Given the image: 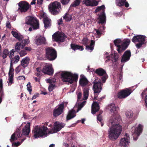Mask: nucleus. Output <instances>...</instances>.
I'll return each instance as SVG.
<instances>
[{
    "mask_svg": "<svg viewBox=\"0 0 147 147\" xmlns=\"http://www.w3.org/2000/svg\"><path fill=\"white\" fill-rule=\"evenodd\" d=\"M121 120L120 116L116 114L110 118L108 123L109 127L108 130L109 138L112 140H117L120 135L122 130V126L119 124Z\"/></svg>",
    "mask_w": 147,
    "mask_h": 147,
    "instance_id": "1",
    "label": "nucleus"
},
{
    "mask_svg": "<svg viewBox=\"0 0 147 147\" xmlns=\"http://www.w3.org/2000/svg\"><path fill=\"white\" fill-rule=\"evenodd\" d=\"M63 123L57 121L54 124V127L49 131L47 127L44 125L36 126L32 132L35 138L45 137L50 134H53L59 131L65 126Z\"/></svg>",
    "mask_w": 147,
    "mask_h": 147,
    "instance_id": "2",
    "label": "nucleus"
},
{
    "mask_svg": "<svg viewBox=\"0 0 147 147\" xmlns=\"http://www.w3.org/2000/svg\"><path fill=\"white\" fill-rule=\"evenodd\" d=\"M61 79L63 82L71 84L76 82L78 79V76L76 74H73L71 72L65 71L61 74Z\"/></svg>",
    "mask_w": 147,
    "mask_h": 147,
    "instance_id": "3",
    "label": "nucleus"
},
{
    "mask_svg": "<svg viewBox=\"0 0 147 147\" xmlns=\"http://www.w3.org/2000/svg\"><path fill=\"white\" fill-rule=\"evenodd\" d=\"M20 57L19 55L16 56L13 58H12L11 59V62L8 73V78L7 82L9 86H10L13 83V74L14 69L12 63H17L19 61Z\"/></svg>",
    "mask_w": 147,
    "mask_h": 147,
    "instance_id": "4",
    "label": "nucleus"
},
{
    "mask_svg": "<svg viewBox=\"0 0 147 147\" xmlns=\"http://www.w3.org/2000/svg\"><path fill=\"white\" fill-rule=\"evenodd\" d=\"M130 42V40L129 39H126L123 41L120 39H117L114 41L115 45L118 48L117 50L119 53L122 52L127 48Z\"/></svg>",
    "mask_w": 147,
    "mask_h": 147,
    "instance_id": "5",
    "label": "nucleus"
},
{
    "mask_svg": "<svg viewBox=\"0 0 147 147\" xmlns=\"http://www.w3.org/2000/svg\"><path fill=\"white\" fill-rule=\"evenodd\" d=\"M50 11L53 15L59 13L61 9L60 3L57 1L51 3L49 5Z\"/></svg>",
    "mask_w": 147,
    "mask_h": 147,
    "instance_id": "6",
    "label": "nucleus"
},
{
    "mask_svg": "<svg viewBox=\"0 0 147 147\" xmlns=\"http://www.w3.org/2000/svg\"><path fill=\"white\" fill-rule=\"evenodd\" d=\"M26 24L32 26L33 29H37L39 27V23L38 20L34 17L30 16L26 18Z\"/></svg>",
    "mask_w": 147,
    "mask_h": 147,
    "instance_id": "7",
    "label": "nucleus"
},
{
    "mask_svg": "<svg viewBox=\"0 0 147 147\" xmlns=\"http://www.w3.org/2000/svg\"><path fill=\"white\" fill-rule=\"evenodd\" d=\"M105 7L104 5L98 6L95 10V12H97L102 10V13L99 16L98 23L103 24L106 22V18L104 11Z\"/></svg>",
    "mask_w": 147,
    "mask_h": 147,
    "instance_id": "8",
    "label": "nucleus"
},
{
    "mask_svg": "<svg viewBox=\"0 0 147 147\" xmlns=\"http://www.w3.org/2000/svg\"><path fill=\"white\" fill-rule=\"evenodd\" d=\"M46 56L50 60H54L57 57L56 51L52 48L49 47L46 49Z\"/></svg>",
    "mask_w": 147,
    "mask_h": 147,
    "instance_id": "9",
    "label": "nucleus"
},
{
    "mask_svg": "<svg viewBox=\"0 0 147 147\" xmlns=\"http://www.w3.org/2000/svg\"><path fill=\"white\" fill-rule=\"evenodd\" d=\"M143 128V125L141 124H139L135 129L134 127L132 128V132L134 140H137L138 137L141 133Z\"/></svg>",
    "mask_w": 147,
    "mask_h": 147,
    "instance_id": "10",
    "label": "nucleus"
},
{
    "mask_svg": "<svg viewBox=\"0 0 147 147\" xmlns=\"http://www.w3.org/2000/svg\"><path fill=\"white\" fill-rule=\"evenodd\" d=\"M53 38L55 41L63 42L66 38L64 34L62 32H58L54 33L52 36Z\"/></svg>",
    "mask_w": 147,
    "mask_h": 147,
    "instance_id": "11",
    "label": "nucleus"
},
{
    "mask_svg": "<svg viewBox=\"0 0 147 147\" xmlns=\"http://www.w3.org/2000/svg\"><path fill=\"white\" fill-rule=\"evenodd\" d=\"M93 88L94 93H97L100 92L101 90V85L100 79L97 80L96 79L94 81Z\"/></svg>",
    "mask_w": 147,
    "mask_h": 147,
    "instance_id": "12",
    "label": "nucleus"
},
{
    "mask_svg": "<svg viewBox=\"0 0 147 147\" xmlns=\"http://www.w3.org/2000/svg\"><path fill=\"white\" fill-rule=\"evenodd\" d=\"M131 92L132 91L130 88H127L119 92L117 96L120 99L125 98L130 95Z\"/></svg>",
    "mask_w": 147,
    "mask_h": 147,
    "instance_id": "13",
    "label": "nucleus"
},
{
    "mask_svg": "<svg viewBox=\"0 0 147 147\" xmlns=\"http://www.w3.org/2000/svg\"><path fill=\"white\" fill-rule=\"evenodd\" d=\"M95 72L98 75L102 76L101 79L102 82L103 83L105 82L108 78L105 71L102 68H99L97 69Z\"/></svg>",
    "mask_w": 147,
    "mask_h": 147,
    "instance_id": "14",
    "label": "nucleus"
},
{
    "mask_svg": "<svg viewBox=\"0 0 147 147\" xmlns=\"http://www.w3.org/2000/svg\"><path fill=\"white\" fill-rule=\"evenodd\" d=\"M90 42V40H89L88 39L85 38H84L82 40V43L83 44L86 46V50L92 51L94 49L95 42L93 40H92L91 41V43L90 45H87Z\"/></svg>",
    "mask_w": 147,
    "mask_h": 147,
    "instance_id": "15",
    "label": "nucleus"
},
{
    "mask_svg": "<svg viewBox=\"0 0 147 147\" xmlns=\"http://www.w3.org/2000/svg\"><path fill=\"white\" fill-rule=\"evenodd\" d=\"M18 5L19 7L18 8V10L22 12H26L29 7V4L24 1L19 2Z\"/></svg>",
    "mask_w": 147,
    "mask_h": 147,
    "instance_id": "16",
    "label": "nucleus"
},
{
    "mask_svg": "<svg viewBox=\"0 0 147 147\" xmlns=\"http://www.w3.org/2000/svg\"><path fill=\"white\" fill-rule=\"evenodd\" d=\"M42 71L44 73L49 75H52L53 73V70L51 64H47L43 68Z\"/></svg>",
    "mask_w": 147,
    "mask_h": 147,
    "instance_id": "17",
    "label": "nucleus"
},
{
    "mask_svg": "<svg viewBox=\"0 0 147 147\" xmlns=\"http://www.w3.org/2000/svg\"><path fill=\"white\" fill-rule=\"evenodd\" d=\"M129 135L127 134H125L124 137L122 138L120 140L119 144L120 146L124 147L128 145L129 142Z\"/></svg>",
    "mask_w": 147,
    "mask_h": 147,
    "instance_id": "18",
    "label": "nucleus"
},
{
    "mask_svg": "<svg viewBox=\"0 0 147 147\" xmlns=\"http://www.w3.org/2000/svg\"><path fill=\"white\" fill-rule=\"evenodd\" d=\"M64 107V104H61L58 105L57 108H56L54 111L53 115L54 117H56L61 114L62 113Z\"/></svg>",
    "mask_w": 147,
    "mask_h": 147,
    "instance_id": "19",
    "label": "nucleus"
},
{
    "mask_svg": "<svg viewBox=\"0 0 147 147\" xmlns=\"http://www.w3.org/2000/svg\"><path fill=\"white\" fill-rule=\"evenodd\" d=\"M42 17L45 28H47L50 27L51 26V20L47 16V14L44 13L42 15Z\"/></svg>",
    "mask_w": 147,
    "mask_h": 147,
    "instance_id": "20",
    "label": "nucleus"
},
{
    "mask_svg": "<svg viewBox=\"0 0 147 147\" xmlns=\"http://www.w3.org/2000/svg\"><path fill=\"white\" fill-rule=\"evenodd\" d=\"M83 4L87 6H96L98 4V1L95 0H84Z\"/></svg>",
    "mask_w": 147,
    "mask_h": 147,
    "instance_id": "21",
    "label": "nucleus"
},
{
    "mask_svg": "<svg viewBox=\"0 0 147 147\" xmlns=\"http://www.w3.org/2000/svg\"><path fill=\"white\" fill-rule=\"evenodd\" d=\"M20 129H16V131L13 133L11 136L10 140L14 141L18 139L21 137Z\"/></svg>",
    "mask_w": 147,
    "mask_h": 147,
    "instance_id": "22",
    "label": "nucleus"
},
{
    "mask_svg": "<svg viewBox=\"0 0 147 147\" xmlns=\"http://www.w3.org/2000/svg\"><path fill=\"white\" fill-rule=\"evenodd\" d=\"M88 83V81L86 77L83 75H81L79 80L80 85L84 87L87 85Z\"/></svg>",
    "mask_w": 147,
    "mask_h": 147,
    "instance_id": "23",
    "label": "nucleus"
},
{
    "mask_svg": "<svg viewBox=\"0 0 147 147\" xmlns=\"http://www.w3.org/2000/svg\"><path fill=\"white\" fill-rule=\"evenodd\" d=\"M131 56V53L129 51H127L123 54L122 58L121 61L125 62L128 61Z\"/></svg>",
    "mask_w": 147,
    "mask_h": 147,
    "instance_id": "24",
    "label": "nucleus"
},
{
    "mask_svg": "<svg viewBox=\"0 0 147 147\" xmlns=\"http://www.w3.org/2000/svg\"><path fill=\"white\" fill-rule=\"evenodd\" d=\"M30 123H27L25 126L22 129L23 134L25 135H28L30 131Z\"/></svg>",
    "mask_w": 147,
    "mask_h": 147,
    "instance_id": "25",
    "label": "nucleus"
},
{
    "mask_svg": "<svg viewBox=\"0 0 147 147\" xmlns=\"http://www.w3.org/2000/svg\"><path fill=\"white\" fill-rule=\"evenodd\" d=\"M99 109L98 104L96 102H94L92 105V113L94 114L97 112Z\"/></svg>",
    "mask_w": 147,
    "mask_h": 147,
    "instance_id": "26",
    "label": "nucleus"
},
{
    "mask_svg": "<svg viewBox=\"0 0 147 147\" xmlns=\"http://www.w3.org/2000/svg\"><path fill=\"white\" fill-rule=\"evenodd\" d=\"M30 61V59L28 57H26L24 58L21 61L20 65L23 67H26L29 64Z\"/></svg>",
    "mask_w": 147,
    "mask_h": 147,
    "instance_id": "27",
    "label": "nucleus"
},
{
    "mask_svg": "<svg viewBox=\"0 0 147 147\" xmlns=\"http://www.w3.org/2000/svg\"><path fill=\"white\" fill-rule=\"evenodd\" d=\"M126 0H116V3L117 5L121 6L125 5L126 7H128L129 5L128 3L126 1Z\"/></svg>",
    "mask_w": 147,
    "mask_h": 147,
    "instance_id": "28",
    "label": "nucleus"
},
{
    "mask_svg": "<svg viewBox=\"0 0 147 147\" xmlns=\"http://www.w3.org/2000/svg\"><path fill=\"white\" fill-rule=\"evenodd\" d=\"M140 36L141 37H140V38L138 42L139 43L136 44V47L138 48H139L144 43L146 38V37L144 36L140 35Z\"/></svg>",
    "mask_w": 147,
    "mask_h": 147,
    "instance_id": "29",
    "label": "nucleus"
},
{
    "mask_svg": "<svg viewBox=\"0 0 147 147\" xmlns=\"http://www.w3.org/2000/svg\"><path fill=\"white\" fill-rule=\"evenodd\" d=\"M119 56L118 54L117 53H115L113 55L112 54L110 55L109 56H107L106 58L108 60H112L113 61H114L113 60H114V62L116 61L119 58Z\"/></svg>",
    "mask_w": 147,
    "mask_h": 147,
    "instance_id": "30",
    "label": "nucleus"
},
{
    "mask_svg": "<svg viewBox=\"0 0 147 147\" xmlns=\"http://www.w3.org/2000/svg\"><path fill=\"white\" fill-rule=\"evenodd\" d=\"M76 116V111L75 110H72L69 111L67 116V119L69 120L74 117Z\"/></svg>",
    "mask_w": 147,
    "mask_h": 147,
    "instance_id": "31",
    "label": "nucleus"
},
{
    "mask_svg": "<svg viewBox=\"0 0 147 147\" xmlns=\"http://www.w3.org/2000/svg\"><path fill=\"white\" fill-rule=\"evenodd\" d=\"M45 41L46 39L45 38L40 36L37 39L36 43L37 45H39L45 44Z\"/></svg>",
    "mask_w": 147,
    "mask_h": 147,
    "instance_id": "32",
    "label": "nucleus"
},
{
    "mask_svg": "<svg viewBox=\"0 0 147 147\" xmlns=\"http://www.w3.org/2000/svg\"><path fill=\"white\" fill-rule=\"evenodd\" d=\"M11 33L13 36L18 39L19 41H22L23 38L22 35L18 34L16 32L13 31L11 32Z\"/></svg>",
    "mask_w": 147,
    "mask_h": 147,
    "instance_id": "33",
    "label": "nucleus"
},
{
    "mask_svg": "<svg viewBox=\"0 0 147 147\" xmlns=\"http://www.w3.org/2000/svg\"><path fill=\"white\" fill-rule=\"evenodd\" d=\"M108 109L111 113L113 112L115 113H116V111L118 110L119 108L117 107L114 104H111L109 106Z\"/></svg>",
    "mask_w": 147,
    "mask_h": 147,
    "instance_id": "34",
    "label": "nucleus"
},
{
    "mask_svg": "<svg viewBox=\"0 0 147 147\" xmlns=\"http://www.w3.org/2000/svg\"><path fill=\"white\" fill-rule=\"evenodd\" d=\"M89 88L88 87H85L83 90V96L84 100H86L89 95Z\"/></svg>",
    "mask_w": 147,
    "mask_h": 147,
    "instance_id": "35",
    "label": "nucleus"
},
{
    "mask_svg": "<svg viewBox=\"0 0 147 147\" xmlns=\"http://www.w3.org/2000/svg\"><path fill=\"white\" fill-rule=\"evenodd\" d=\"M71 49L74 50H76L78 49L80 51H82L84 50L82 46H79L76 45L71 44Z\"/></svg>",
    "mask_w": 147,
    "mask_h": 147,
    "instance_id": "36",
    "label": "nucleus"
},
{
    "mask_svg": "<svg viewBox=\"0 0 147 147\" xmlns=\"http://www.w3.org/2000/svg\"><path fill=\"white\" fill-rule=\"evenodd\" d=\"M63 18L66 21H70L72 19V16L71 15L67 13L65 14L63 16Z\"/></svg>",
    "mask_w": 147,
    "mask_h": 147,
    "instance_id": "37",
    "label": "nucleus"
},
{
    "mask_svg": "<svg viewBox=\"0 0 147 147\" xmlns=\"http://www.w3.org/2000/svg\"><path fill=\"white\" fill-rule=\"evenodd\" d=\"M9 53V51L7 49H4L1 54V56L3 59H4L6 58L8 55Z\"/></svg>",
    "mask_w": 147,
    "mask_h": 147,
    "instance_id": "38",
    "label": "nucleus"
},
{
    "mask_svg": "<svg viewBox=\"0 0 147 147\" xmlns=\"http://www.w3.org/2000/svg\"><path fill=\"white\" fill-rule=\"evenodd\" d=\"M22 40L21 42L22 44L21 45L22 48H23L26 45L28 44L30 42L28 37L27 39L24 40Z\"/></svg>",
    "mask_w": 147,
    "mask_h": 147,
    "instance_id": "39",
    "label": "nucleus"
},
{
    "mask_svg": "<svg viewBox=\"0 0 147 147\" xmlns=\"http://www.w3.org/2000/svg\"><path fill=\"white\" fill-rule=\"evenodd\" d=\"M140 36V35H137L134 36L132 39V41L134 43L138 42L140 38V37H141Z\"/></svg>",
    "mask_w": 147,
    "mask_h": 147,
    "instance_id": "40",
    "label": "nucleus"
},
{
    "mask_svg": "<svg viewBox=\"0 0 147 147\" xmlns=\"http://www.w3.org/2000/svg\"><path fill=\"white\" fill-rule=\"evenodd\" d=\"M81 1V0H75L71 5V7H76L79 5Z\"/></svg>",
    "mask_w": 147,
    "mask_h": 147,
    "instance_id": "41",
    "label": "nucleus"
},
{
    "mask_svg": "<svg viewBox=\"0 0 147 147\" xmlns=\"http://www.w3.org/2000/svg\"><path fill=\"white\" fill-rule=\"evenodd\" d=\"M22 44L21 43L19 42L16 43L15 46V49L16 51L18 52L20 51L21 48H22Z\"/></svg>",
    "mask_w": 147,
    "mask_h": 147,
    "instance_id": "42",
    "label": "nucleus"
},
{
    "mask_svg": "<svg viewBox=\"0 0 147 147\" xmlns=\"http://www.w3.org/2000/svg\"><path fill=\"white\" fill-rule=\"evenodd\" d=\"M3 80L2 79H0V93L2 96L3 95Z\"/></svg>",
    "mask_w": 147,
    "mask_h": 147,
    "instance_id": "43",
    "label": "nucleus"
},
{
    "mask_svg": "<svg viewBox=\"0 0 147 147\" xmlns=\"http://www.w3.org/2000/svg\"><path fill=\"white\" fill-rule=\"evenodd\" d=\"M125 115L127 118H130L133 116V112L131 111H127Z\"/></svg>",
    "mask_w": 147,
    "mask_h": 147,
    "instance_id": "44",
    "label": "nucleus"
},
{
    "mask_svg": "<svg viewBox=\"0 0 147 147\" xmlns=\"http://www.w3.org/2000/svg\"><path fill=\"white\" fill-rule=\"evenodd\" d=\"M86 102V101H84L82 103L79 104L78 107V110L77 111V112H78L80 110L81 108L84 106V105H85Z\"/></svg>",
    "mask_w": 147,
    "mask_h": 147,
    "instance_id": "45",
    "label": "nucleus"
},
{
    "mask_svg": "<svg viewBox=\"0 0 147 147\" xmlns=\"http://www.w3.org/2000/svg\"><path fill=\"white\" fill-rule=\"evenodd\" d=\"M47 82L51 84H54L56 81L55 78H52L46 80Z\"/></svg>",
    "mask_w": 147,
    "mask_h": 147,
    "instance_id": "46",
    "label": "nucleus"
},
{
    "mask_svg": "<svg viewBox=\"0 0 147 147\" xmlns=\"http://www.w3.org/2000/svg\"><path fill=\"white\" fill-rule=\"evenodd\" d=\"M25 140V139H24L22 140V141L20 142H15L13 143L12 144V146L13 147H17L18 146H19L23 142V141Z\"/></svg>",
    "mask_w": 147,
    "mask_h": 147,
    "instance_id": "47",
    "label": "nucleus"
},
{
    "mask_svg": "<svg viewBox=\"0 0 147 147\" xmlns=\"http://www.w3.org/2000/svg\"><path fill=\"white\" fill-rule=\"evenodd\" d=\"M22 66L21 65H19L15 69V71L16 74H18L22 69Z\"/></svg>",
    "mask_w": 147,
    "mask_h": 147,
    "instance_id": "48",
    "label": "nucleus"
},
{
    "mask_svg": "<svg viewBox=\"0 0 147 147\" xmlns=\"http://www.w3.org/2000/svg\"><path fill=\"white\" fill-rule=\"evenodd\" d=\"M15 52V51H14V49H12L9 52L8 55L10 59H11L14 56V52Z\"/></svg>",
    "mask_w": 147,
    "mask_h": 147,
    "instance_id": "49",
    "label": "nucleus"
},
{
    "mask_svg": "<svg viewBox=\"0 0 147 147\" xmlns=\"http://www.w3.org/2000/svg\"><path fill=\"white\" fill-rule=\"evenodd\" d=\"M27 53L26 51L24 49L22 50L20 52L19 54L21 57H22L27 54Z\"/></svg>",
    "mask_w": 147,
    "mask_h": 147,
    "instance_id": "50",
    "label": "nucleus"
},
{
    "mask_svg": "<svg viewBox=\"0 0 147 147\" xmlns=\"http://www.w3.org/2000/svg\"><path fill=\"white\" fill-rule=\"evenodd\" d=\"M70 0H60V1L63 5L67 4L70 2Z\"/></svg>",
    "mask_w": 147,
    "mask_h": 147,
    "instance_id": "51",
    "label": "nucleus"
},
{
    "mask_svg": "<svg viewBox=\"0 0 147 147\" xmlns=\"http://www.w3.org/2000/svg\"><path fill=\"white\" fill-rule=\"evenodd\" d=\"M27 89L30 92V94L31 91H32V89L31 88V86L30 85V82L28 83L27 85Z\"/></svg>",
    "mask_w": 147,
    "mask_h": 147,
    "instance_id": "52",
    "label": "nucleus"
},
{
    "mask_svg": "<svg viewBox=\"0 0 147 147\" xmlns=\"http://www.w3.org/2000/svg\"><path fill=\"white\" fill-rule=\"evenodd\" d=\"M55 85L54 84H50V85L49 87V90L50 91H51L53 89Z\"/></svg>",
    "mask_w": 147,
    "mask_h": 147,
    "instance_id": "53",
    "label": "nucleus"
},
{
    "mask_svg": "<svg viewBox=\"0 0 147 147\" xmlns=\"http://www.w3.org/2000/svg\"><path fill=\"white\" fill-rule=\"evenodd\" d=\"M25 77L24 76H19L17 78L18 80H24L25 79Z\"/></svg>",
    "mask_w": 147,
    "mask_h": 147,
    "instance_id": "54",
    "label": "nucleus"
},
{
    "mask_svg": "<svg viewBox=\"0 0 147 147\" xmlns=\"http://www.w3.org/2000/svg\"><path fill=\"white\" fill-rule=\"evenodd\" d=\"M82 94L81 92H79L77 94L78 97V102L80 99L81 98L82 96Z\"/></svg>",
    "mask_w": 147,
    "mask_h": 147,
    "instance_id": "55",
    "label": "nucleus"
},
{
    "mask_svg": "<svg viewBox=\"0 0 147 147\" xmlns=\"http://www.w3.org/2000/svg\"><path fill=\"white\" fill-rule=\"evenodd\" d=\"M97 120L100 122H101L102 121V116L100 114H99L97 116Z\"/></svg>",
    "mask_w": 147,
    "mask_h": 147,
    "instance_id": "56",
    "label": "nucleus"
},
{
    "mask_svg": "<svg viewBox=\"0 0 147 147\" xmlns=\"http://www.w3.org/2000/svg\"><path fill=\"white\" fill-rule=\"evenodd\" d=\"M95 30L96 31V35H97V37H99L101 34L100 32L96 29H95Z\"/></svg>",
    "mask_w": 147,
    "mask_h": 147,
    "instance_id": "57",
    "label": "nucleus"
},
{
    "mask_svg": "<svg viewBox=\"0 0 147 147\" xmlns=\"http://www.w3.org/2000/svg\"><path fill=\"white\" fill-rule=\"evenodd\" d=\"M6 26L9 28H10L11 27V25L9 21H7L6 23Z\"/></svg>",
    "mask_w": 147,
    "mask_h": 147,
    "instance_id": "58",
    "label": "nucleus"
},
{
    "mask_svg": "<svg viewBox=\"0 0 147 147\" xmlns=\"http://www.w3.org/2000/svg\"><path fill=\"white\" fill-rule=\"evenodd\" d=\"M37 4L38 5H41L43 2V0H37Z\"/></svg>",
    "mask_w": 147,
    "mask_h": 147,
    "instance_id": "59",
    "label": "nucleus"
},
{
    "mask_svg": "<svg viewBox=\"0 0 147 147\" xmlns=\"http://www.w3.org/2000/svg\"><path fill=\"white\" fill-rule=\"evenodd\" d=\"M26 51H30L31 50V49L30 47H26L25 49H24Z\"/></svg>",
    "mask_w": 147,
    "mask_h": 147,
    "instance_id": "60",
    "label": "nucleus"
},
{
    "mask_svg": "<svg viewBox=\"0 0 147 147\" xmlns=\"http://www.w3.org/2000/svg\"><path fill=\"white\" fill-rule=\"evenodd\" d=\"M62 19H60L58 20V24L59 25L62 24Z\"/></svg>",
    "mask_w": 147,
    "mask_h": 147,
    "instance_id": "61",
    "label": "nucleus"
},
{
    "mask_svg": "<svg viewBox=\"0 0 147 147\" xmlns=\"http://www.w3.org/2000/svg\"><path fill=\"white\" fill-rule=\"evenodd\" d=\"M38 96V95L37 94H35L33 96L32 98V99L33 100L34 99H35Z\"/></svg>",
    "mask_w": 147,
    "mask_h": 147,
    "instance_id": "62",
    "label": "nucleus"
},
{
    "mask_svg": "<svg viewBox=\"0 0 147 147\" xmlns=\"http://www.w3.org/2000/svg\"><path fill=\"white\" fill-rule=\"evenodd\" d=\"M144 101L146 106L147 107V95L145 96L144 99Z\"/></svg>",
    "mask_w": 147,
    "mask_h": 147,
    "instance_id": "63",
    "label": "nucleus"
},
{
    "mask_svg": "<svg viewBox=\"0 0 147 147\" xmlns=\"http://www.w3.org/2000/svg\"><path fill=\"white\" fill-rule=\"evenodd\" d=\"M36 0H32V1L31 2L30 4L31 5H34L35 4L36 2Z\"/></svg>",
    "mask_w": 147,
    "mask_h": 147,
    "instance_id": "64",
    "label": "nucleus"
}]
</instances>
